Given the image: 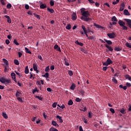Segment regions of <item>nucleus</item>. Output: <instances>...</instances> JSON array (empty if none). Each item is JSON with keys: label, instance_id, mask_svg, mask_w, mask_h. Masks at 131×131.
<instances>
[{"label": "nucleus", "instance_id": "6e6552de", "mask_svg": "<svg viewBox=\"0 0 131 131\" xmlns=\"http://www.w3.org/2000/svg\"><path fill=\"white\" fill-rule=\"evenodd\" d=\"M105 47H106L110 51H113L114 49L112 46L108 45V44H105Z\"/></svg>", "mask_w": 131, "mask_h": 131}, {"label": "nucleus", "instance_id": "0e129e2a", "mask_svg": "<svg viewBox=\"0 0 131 131\" xmlns=\"http://www.w3.org/2000/svg\"><path fill=\"white\" fill-rule=\"evenodd\" d=\"M47 91H48V92H49L50 93H51L52 92V89H51V88H48Z\"/></svg>", "mask_w": 131, "mask_h": 131}, {"label": "nucleus", "instance_id": "680f3d73", "mask_svg": "<svg viewBox=\"0 0 131 131\" xmlns=\"http://www.w3.org/2000/svg\"><path fill=\"white\" fill-rule=\"evenodd\" d=\"M50 69H51V70H54V69H55V66H53V64H52V66H51Z\"/></svg>", "mask_w": 131, "mask_h": 131}, {"label": "nucleus", "instance_id": "58836bf2", "mask_svg": "<svg viewBox=\"0 0 131 131\" xmlns=\"http://www.w3.org/2000/svg\"><path fill=\"white\" fill-rule=\"evenodd\" d=\"M68 105L69 106H72V105H73V102L72 100H69L68 102Z\"/></svg>", "mask_w": 131, "mask_h": 131}, {"label": "nucleus", "instance_id": "603ef678", "mask_svg": "<svg viewBox=\"0 0 131 131\" xmlns=\"http://www.w3.org/2000/svg\"><path fill=\"white\" fill-rule=\"evenodd\" d=\"M54 4H55V3H54V0H51V1H50V5L51 6H54Z\"/></svg>", "mask_w": 131, "mask_h": 131}, {"label": "nucleus", "instance_id": "423d86ee", "mask_svg": "<svg viewBox=\"0 0 131 131\" xmlns=\"http://www.w3.org/2000/svg\"><path fill=\"white\" fill-rule=\"evenodd\" d=\"M33 69L34 71H36V73H38L39 71L38 70L37 64L35 63H33Z\"/></svg>", "mask_w": 131, "mask_h": 131}, {"label": "nucleus", "instance_id": "09e8293b", "mask_svg": "<svg viewBox=\"0 0 131 131\" xmlns=\"http://www.w3.org/2000/svg\"><path fill=\"white\" fill-rule=\"evenodd\" d=\"M17 100L18 101H19V102H20L21 103H23V100L22 98L20 97V96L18 98H17Z\"/></svg>", "mask_w": 131, "mask_h": 131}, {"label": "nucleus", "instance_id": "412c9836", "mask_svg": "<svg viewBox=\"0 0 131 131\" xmlns=\"http://www.w3.org/2000/svg\"><path fill=\"white\" fill-rule=\"evenodd\" d=\"M47 10L51 12V13H54L55 12V10L53 8H49V7H48Z\"/></svg>", "mask_w": 131, "mask_h": 131}, {"label": "nucleus", "instance_id": "9b49d317", "mask_svg": "<svg viewBox=\"0 0 131 131\" xmlns=\"http://www.w3.org/2000/svg\"><path fill=\"white\" fill-rule=\"evenodd\" d=\"M72 18L73 20H75V19H77V16L76 13H73L72 15Z\"/></svg>", "mask_w": 131, "mask_h": 131}, {"label": "nucleus", "instance_id": "39448f33", "mask_svg": "<svg viewBox=\"0 0 131 131\" xmlns=\"http://www.w3.org/2000/svg\"><path fill=\"white\" fill-rule=\"evenodd\" d=\"M124 20L126 21L128 27L131 29V19L129 18H124Z\"/></svg>", "mask_w": 131, "mask_h": 131}, {"label": "nucleus", "instance_id": "a19ab883", "mask_svg": "<svg viewBox=\"0 0 131 131\" xmlns=\"http://www.w3.org/2000/svg\"><path fill=\"white\" fill-rule=\"evenodd\" d=\"M72 28V26L71 25H70V24H68L66 27V29H67L68 30H70Z\"/></svg>", "mask_w": 131, "mask_h": 131}, {"label": "nucleus", "instance_id": "9d476101", "mask_svg": "<svg viewBox=\"0 0 131 131\" xmlns=\"http://www.w3.org/2000/svg\"><path fill=\"white\" fill-rule=\"evenodd\" d=\"M122 49V47H120V46H116L114 48V50L116 51H121Z\"/></svg>", "mask_w": 131, "mask_h": 131}, {"label": "nucleus", "instance_id": "473e14b6", "mask_svg": "<svg viewBox=\"0 0 131 131\" xmlns=\"http://www.w3.org/2000/svg\"><path fill=\"white\" fill-rule=\"evenodd\" d=\"M125 45L126 47H128V48H131V43L129 42H126V43H125Z\"/></svg>", "mask_w": 131, "mask_h": 131}, {"label": "nucleus", "instance_id": "6e6d98bb", "mask_svg": "<svg viewBox=\"0 0 131 131\" xmlns=\"http://www.w3.org/2000/svg\"><path fill=\"white\" fill-rule=\"evenodd\" d=\"M110 111H111L112 113H113V114L115 113V111L114 109H113V108H111V109H110Z\"/></svg>", "mask_w": 131, "mask_h": 131}, {"label": "nucleus", "instance_id": "20e7f679", "mask_svg": "<svg viewBox=\"0 0 131 131\" xmlns=\"http://www.w3.org/2000/svg\"><path fill=\"white\" fill-rule=\"evenodd\" d=\"M107 35L109 37V38L112 39L115 38V37H116V33H115V32H112V33H107Z\"/></svg>", "mask_w": 131, "mask_h": 131}, {"label": "nucleus", "instance_id": "13d9d810", "mask_svg": "<svg viewBox=\"0 0 131 131\" xmlns=\"http://www.w3.org/2000/svg\"><path fill=\"white\" fill-rule=\"evenodd\" d=\"M14 43L16 44V45H19V43L17 42L16 39H14Z\"/></svg>", "mask_w": 131, "mask_h": 131}, {"label": "nucleus", "instance_id": "3c124183", "mask_svg": "<svg viewBox=\"0 0 131 131\" xmlns=\"http://www.w3.org/2000/svg\"><path fill=\"white\" fill-rule=\"evenodd\" d=\"M12 7V4L11 3H8L7 5V8L8 9H10Z\"/></svg>", "mask_w": 131, "mask_h": 131}, {"label": "nucleus", "instance_id": "5fc2aeb1", "mask_svg": "<svg viewBox=\"0 0 131 131\" xmlns=\"http://www.w3.org/2000/svg\"><path fill=\"white\" fill-rule=\"evenodd\" d=\"M34 14L35 17L40 19V15H39L38 14H36V13H34Z\"/></svg>", "mask_w": 131, "mask_h": 131}, {"label": "nucleus", "instance_id": "2f4dec72", "mask_svg": "<svg viewBox=\"0 0 131 131\" xmlns=\"http://www.w3.org/2000/svg\"><path fill=\"white\" fill-rule=\"evenodd\" d=\"M25 48L26 52L27 53H30V54L32 53L31 51L27 47H25Z\"/></svg>", "mask_w": 131, "mask_h": 131}, {"label": "nucleus", "instance_id": "8fccbe9b", "mask_svg": "<svg viewBox=\"0 0 131 131\" xmlns=\"http://www.w3.org/2000/svg\"><path fill=\"white\" fill-rule=\"evenodd\" d=\"M107 69H108L107 66H105V67H103L102 68V70H103V71H106Z\"/></svg>", "mask_w": 131, "mask_h": 131}, {"label": "nucleus", "instance_id": "f03ea898", "mask_svg": "<svg viewBox=\"0 0 131 131\" xmlns=\"http://www.w3.org/2000/svg\"><path fill=\"white\" fill-rule=\"evenodd\" d=\"M0 81L2 83H6V84L11 83V81L10 79H6L4 77H2V78H0Z\"/></svg>", "mask_w": 131, "mask_h": 131}, {"label": "nucleus", "instance_id": "37998d69", "mask_svg": "<svg viewBox=\"0 0 131 131\" xmlns=\"http://www.w3.org/2000/svg\"><path fill=\"white\" fill-rule=\"evenodd\" d=\"M35 98L38 99V100H40V101H42V97H39V96H35Z\"/></svg>", "mask_w": 131, "mask_h": 131}, {"label": "nucleus", "instance_id": "774afa93", "mask_svg": "<svg viewBox=\"0 0 131 131\" xmlns=\"http://www.w3.org/2000/svg\"><path fill=\"white\" fill-rule=\"evenodd\" d=\"M128 107H129V108H128V111L129 112H130L131 111V104L128 105Z\"/></svg>", "mask_w": 131, "mask_h": 131}, {"label": "nucleus", "instance_id": "338daca9", "mask_svg": "<svg viewBox=\"0 0 131 131\" xmlns=\"http://www.w3.org/2000/svg\"><path fill=\"white\" fill-rule=\"evenodd\" d=\"M25 8L26 9H29V5H28V4H26Z\"/></svg>", "mask_w": 131, "mask_h": 131}, {"label": "nucleus", "instance_id": "de8ad7c7", "mask_svg": "<svg viewBox=\"0 0 131 131\" xmlns=\"http://www.w3.org/2000/svg\"><path fill=\"white\" fill-rule=\"evenodd\" d=\"M125 24H123V30H128L127 27L126 26H125Z\"/></svg>", "mask_w": 131, "mask_h": 131}, {"label": "nucleus", "instance_id": "bb28decb", "mask_svg": "<svg viewBox=\"0 0 131 131\" xmlns=\"http://www.w3.org/2000/svg\"><path fill=\"white\" fill-rule=\"evenodd\" d=\"M40 8L44 9L45 8H46L47 5H46V4H40Z\"/></svg>", "mask_w": 131, "mask_h": 131}, {"label": "nucleus", "instance_id": "ddd939ff", "mask_svg": "<svg viewBox=\"0 0 131 131\" xmlns=\"http://www.w3.org/2000/svg\"><path fill=\"white\" fill-rule=\"evenodd\" d=\"M5 17H6V18H7V21L8 23H12V20L11 19V17H10L9 15H5Z\"/></svg>", "mask_w": 131, "mask_h": 131}, {"label": "nucleus", "instance_id": "b1692460", "mask_svg": "<svg viewBox=\"0 0 131 131\" xmlns=\"http://www.w3.org/2000/svg\"><path fill=\"white\" fill-rule=\"evenodd\" d=\"M124 13L125 15H130V13L127 9H124Z\"/></svg>", "mask_w": 131, "mask_h": 131}, {"label": "nucleus", "instance_id": "79ce46f5", "mask_svg": "<svg viewBox=\"0 0 131 131\" xmlns=\"http://www.w3.org/2000/svg\"><path fill=\"white\" fill-rule=\"evenodd\" d=\"M93 116V115L92 112H89V113L88 117L89 118H92Z\"/></svg>", "mask_w": 131, "mask_h": 131}, {"label": "nucleus", "instance_id": "4d7b16f0", "mask_svg": "<svg viewBox=\"0 0 131 131\" xmlns=\"http://www.w3.org/2000/svg\"><path fill=\"white\" fill-rule=\"evenodd\" d=\"M57 105V103H53V104H52V107L53 108H56V106Z\"/></svg>", "mask_w": 131, "mask_h": 131}, {"label": "nucleus", "instance_id": "a18cd8bd", "mask_svg": "<svg viewBox=\"0 0 131 131\" xmlns=\"http://www.w3.org/2000/svg\"><path fill=\"white\" fill-rule=\"evenodd\" d=\"M14 63H15V64H19L20 62L19 61V60H18V59H14Z\"/></svg>", "mask_w": 131, "mask_h": 131}, {"label": "nucleus", "instance_id": "72a5a7b5", "mask_svg": "<svg viewBox=\"0 0 131 131\" xmlns=\"http://www.w3.org/2000/svg\"><path fill=\"white\" fill-rule=\"evenodd\" d=\"M112 81H113V82H114V83H116V84H117V83H118V81H117V79H115V77H113Z\"/></svg>", "mask_w": 131, "mask_h": 131}, {"label": "nucleus", "instance_id": "4c0bfd02", "mask_svg": "<svg viewBox=\"0 0 131 131\" xmlns=\"http://www.w3.org/2000/svg\"><path fill=\"white\" fill-rule=\"evenodd\" d=\"M112 21H118V19L115 15L112 17Z\"/></svg>", "mask_w": 131, "mask_h": 131}, {"label": "nucleus", "instance_id": "e433bc0d", "mask_svg": "<svg viewBox=\"0 0 131 131\" xmlns=\"http://www.w3.org/2000/svg\"><path fill=\"white\" fill-rule=\"evenodd\" d=\"M120 112H121V113H122V114H126V112H125V109H124V108H122V109H121Z\"/></svg>", "mask_w": 131, "mask_h": 131}, {"label": "nucleus", "instance_id": "f704fd0d", "mask_svg": "<svg viewBox=\"0 0 131 131\" xmlns=\"http://www.w3.org/2000/svg\"><path fill=\"white\" fill-rule=\"evenodd\" d=\"M79 93L81 94V95L83 96L85 94V91L84 90H80L79 91Z\"/></svg>", "mask_w": 131, "mask_h": 131}, {"label": "nucleus", "instance_id": "393cba45", "mask_svg": "<svg viewBox=\"0 0 131 131\" xmlns=\"http://www.w3.org/2000/svg\"><path fill=\"white\" fill-rule=\"evenodd\" d=\"M64 63L66 64V66H70V62L67 60V58H64Z\"/></svg>", "mask_w": 131, "mask_h": 131}, {"label": "nucleus", "instance_id": "4be33fe9", "mask_svg": "<svg viewBox=\"0 0 131 131\" xmlns=\"http://www.w3.org/2000/svg\"><path fill=\"white\" fill-rule=\"evenodd\" d=\"M29 72V71L28 69V66H27L25 68V74H28Z\"/></svg>", "mask_w": 131, "mask_h": 131}, {"label": "nucleus", "instance_id": "0eeeda50", "mask_svg": "<svg viewBox=\"0 0 131 131\" xmlns=\"http://www.w3.org/2000/svg\"><path fill=\"white\" fill-rule=\"evenodd\" d=\"M21 94V91H16L15 96L16 97L17 100H18V98H19V97L20 96Z\"/></svg>", "mask_w": 131, "mask_h": 131}, {"label": "nucleus", "instance_id": "ea45409f", "mask_svg": "<svg viewBox=\"0 0 131 131\" xmlns=\"http://www.w3.org/2000/svg\"><path fill=\"white\" fill-rule=\"evenodd\" d=\"M8 70H9V64L5 67L4 71L5 72H8Z\"/></svg>", "mask_w": 131, "mask_h": 131}, {"label": "nucleus", "instance_id": "bf43d9fd", "mask_svg": "<svg viewBox=\"0 0 131 131\" xmlns=\"http://www.w3.org/2000/svg\"><path fill=\"white\" fill-rule=\"evenodd\" d=\"M18 57H21V56H22V55H23V53L20 51H19L18 52Z\"/></svg>", "mask_w": 131, "mask_h": 131}, {"label": "nucleus", "instance_id": "a878e982", "mask_svg": "<svg viewBox=\"0 0 131 131\" xmlns=\"http://www.w3.org/2000/svg\"><path fill=\"white\" fill-rule=\"evenodd\" d=\"M81 28L82 29H83V32H84V34H86V28H85V26L84 25H82L81 26Z\"/></svg>", "mask_w": 131, "mask_h": 131}, {"label": "nucleus", "instance_id": "e2e57ef3", "mask_svg": "<svg viewBox=\"0 0 131 131\" xmlns=\"http://www.w3.org/2000/svg\"><path fill=\"white\" fill-rule=\"evenodd\" d=\"M113 23L112 24V23H110V24L112 26V25H116L117 24V21H112Z\"/></svg>", "mask_w": 131, "mask_h": 131}, {"label": "nucleus", "instance_id": "f8f14e48", "mask_svg": "<svg viewBox=\"0 0 131 131\" xmlns=\"http://www.w3.org/2000/svg\"><path fill=\"white\" fill-rule=\"evenodd\" d=\"M125 6V5L124 3H122V4H121L120 5V8L119 9L120 11H123V10H124Z\"/></svg>", "mask_w": 131, "mask_h": 131}, {"label": "nucleus", "instance_id": "052dcab7", "mask_svg": "<svg viewBox=\"0 0 131 131\" xmlns=\"http://www.w3.org/2000/svg\"><path fill=\"white\" fill-rule=\"evenodd\" d=\"M81 51H82L83 52H84V53H87L86 50H85V49H84V48H81Z\"/></svg>", "mask_w": 131, "mask_h": 131}, {"label": "nucleus", "instance_id": "2eb2a0df", "mask_svg": "<svg viewBox=\"0 0 131 131\" xmlns=\"http://www.w3.org/2000/svg\"><path fill=\"white\" fill-rule=\"evenodd\" d=\"M95 27H96V28H98V29H104V27H102V26H100V25H98L97 24L95 23L94 24Z\"/></svg>", "mask_w": 131, "mask_h": 131}, {"label": "nucleus", "instance_id": "7c9ffc66", "mask_svg": "<svg viewBox=\"0 0 131 131\" xmlns=\"http://www.w3.org/2000/svg\"><path fill=\"white\" fill-rule=\"evenodd\" d=\"M11 76L13 80H14V81L15 78V73H11Z\"/></svg>", "mask_w": 131, "mask_h": 131}, {"label": "nucleus", "instance_id": "f257e3e1", "mask_svg": "<svg viewBox=\"0 0 131 131\" xmlns=\"http://www.w3.org/2000/svg\"><path fill=\"white\" fill-rule=\"evenodd\" d=\"M81 13L82 15L81 17L82 20H84V21H90L92 20V18L90 17V13L89 10L85 11V8H81Z\"/></svg>", "mask_w": 131, "mask_h": 131}, {"label": "nucleus", "instance_id": "4468645a", "mask_svg": "<svg viewBox=\"0 0 131 131\" xmlns=\"http://www.w3.org/2000/svg\"><path fill=\"white\" fill-rule=\"evenodd\" d=\"M51 124H52V125H54V126H56L57 127L59 126V124H58V123H57V122H56V121H55L54 120H53L52 121Z\"/></svg>", "mask_w": 131, "mask_h": 131}, {"label": "nucleus", "instance_id": "7ed1b4c3", "mask_svg": "<svg viewBox=\"0 0 131 131\" xmlns=\"http://www.w3.org/2000/svg\"><path fill=\"white\" fill-rule=\"evenodd\" d=\"M113 61L111 59L110 57H108L107 59L105 62H103V66H108L109 64L111 63H113Z\"/></svg>", "mask_w": 131, "mask_h": 131}, {"label": "nucleus", "instance_id": "aec40b11", "mask_svg": "<svg viewBox=\"0 0 131 131\" xmlns=\"http://www.w3.org/2000/svg\"><path fill=\"white\" fill-rule=\"evenodd\" d=\"M118 24H119V25H120V26L121 27H122V29H123V24H124V21H123V20H121V19H119V20L118 21Z\"/></svg>", "mask_w": 131, "mask_h": 131}, {"label": "nucleus", "instance_id": "f3484780", "mask_svg": "<svg viewBox=\"0 0 131 131\" xmlns=\"http://www.w3.org/2000/svg\"><path fill=\"white\" fill-rule=\"evenodd\" d=\"M125 78L126 79H128L129 81H131V77L128 75V74L125 75Z\"/></svg>", "mask_w": 131, "mask_h": 131}, {"label": "nucleus", "instance_id": "1a4fd4ad", "mask_svg": "<svg viewBox=\"0 0 131 131\" xmlns=\"http://www.w3.org/2000/svg\"><path fill=\"white\" fill-rule=\"evenodd\" d=\"M56 118L57 119H59V123H62V122H63V120L61 116H60L59 115H57L56 116Z\"/></svg>", "mask_w": 131, "mask_h": 131}, {"label": "nucleus", "instance_id": "864d4df0", "mask_svg": "<svg viewBox=\"0 0 131 131\" xmlns=\"http://www.w3.org/2000/svg\"><path fill=\"white\" fill-rule=\"evenodd\" d=\"M126 86L127 88H130L131 86V83H129V82H126Z\"/></svg>", "mask_w": 131, "mask_h": 131}, {"label": "nucleus", "instance_id": "c85d7f7f", "mask_svg": "<svg viewBox=\"0 0 131 131\" xmlns=\"http://www.w3.org/2000/svg\"><path fill=\"white\" fill-rule=\"evenodd\" d=\"M82 119V120H83V121L84 122V123H85V124L88 123V121H87V119L85 118V116H83Z\"/></svg>", "mask_w": 131, "mask_h": 131}, {"label": "nucleus", "instance_id": "c03bdc74", "mask_svg": "<svg viewBox=\"0 0 131 131\" xmlns=\"http://www.w3.org/2000/svg\"><path fill=\"white\" fill-rule=\"evenodd\" d=\"M50 131H58L57 128H55V127H51L50 128Z\"/></svg>", "mask_w": 131, "mask_h": 131}, {"label": "nucleus", "instance_id": "5701e85b", "mask_svg": "<svg viewBox=\"0 0 131 131\" xmlns=\"http://www.w3.org/2000/svg\"><path fill=\"white\" fill-rule=\"evenodd\" d=\"M42 76L43 77H45L46 78H49V73H47V72H46V73L44 75H42Z\"/></svg>", "mask_w": 131, "mask_h": 131}, {"label": "nucleus", "instance_id": "cd10ccee", "mask_svg": "<svg viewBox=\"0 0 131 131\" xmlns=\"http://www.w3.org/2000/svg\"><path fill=\"white\" fill-rule=\"evenodd\" d=\"M76 88V85L74 84V83H72V84L71 85L70 89L72 91H74Z\"/></svg>", "mask_w": 131, "mask_h": 131}, {"label": "nucleus", "instance_id": "c756f323", "mask_svg": "<svg viewBox=\"0 0 131 131\" xmlns=\"http://www.w3.org/2000/svg\"><path fill=\"white\" fill-rule=\"evenodd\" d=\"M36 92L37 93H39V90H37V88H35V89L32 91V94H33V95H35V93H36Z\"/></svg>", "mask_w": 131, "mask_h": 131}, {"label": "nucleus", "instance_id": "a211bd4d", "mask_svg": "<svg viewBox=\"0 0 131 131\" xmlns=\"http://www.w3.org/2000/svg\"><path fill=\"white\" fill-rule=\"evenodd\" d=\"M104 40L107 43V45H111L113 43L112 41L111 40H107V39H104Z\"/></svg>", "mask_w": 131, "mask_h": 131}, {"label": "nucleus", "instance_id": "69168bd1", "mask_svg": "<svg viewBox=\"0 0 131 131\" xmlns=\"http://www.w3.org/2000/svg\"><path fill=\"white\" fill-rule=\"evenodd\" d=\"M76 102H81V100L79 99V98H76Z\"/></svg>", "mask_w": 131, "mask_h": 131}, {"label": "nucleus", "instance_id": "49530a36", "mask_svg": "<svg viewBox=\"0 0 131 131\" xmlns=\"http://www.w3.org/2000/svg\"><path fill=\"white\" fill-rule=\"evenodd\" d=\"M68 74H69V75H70V76H72V75H73V71H69Z\"/></svg>", "mask_w": 131, "mask_h": 131}, {"label": "nucleus", "instance_id": "c9c22d12", "mask_svg": "<svg viewBox=\"0 0 131 131\" xmlns=\"http://www.w3.org/2000/svg\"><path fill=\"white\" fill-rule=\"evenodd\" d=\"M50 70V69L49 68V66H48L47 67H46V69H45V72H47V73H48V72H49Z\"/></svg>", "mask_w": 131, "mask_h": 131}, {"label": "nucleus", "instance_id": "dca6fc26", "mask_svg": "<svg viewBox=\"0 0 131 131\" xmlns=\"http://www.w3.org/2000/svg\"><path fill=\"white\" fill-rule=\"evenodd\" d=\"M2 116L4 118H5V119H7L8 118V116L6 112H2Z\"/></svg>", "mask_w": 131, "mask_h": 131}, {"label": "nucleus", "instance_id": "6ab92c4d", "mask_svg": "<svg viewBox=\"0 0 131 131\" xmlns=\"http://www.w3.org/2000/svg\"><path fill=\"white\" fill-rule=\"evenodd\" d=\"M3 60L4 63L5 64V66H8L9 65L8 60H7V59H6V58H3Z\"/></svg>", "mask_w": 131, "mask_h": 131}]
</instances>
